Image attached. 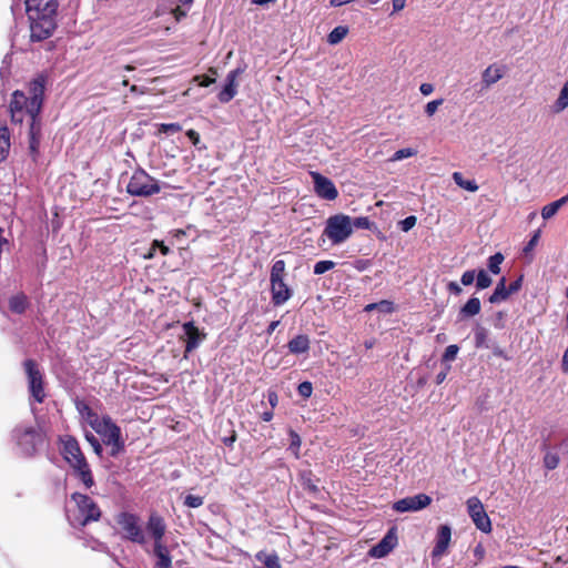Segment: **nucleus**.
Wrapping results in <instances>:
<instances>
[{
    "label": "nucleus",
    "instance_id": "obj_46",
    "mask_svg": "<svg viewBox=\"0 0 568 568\" xmlns=\"http://www.w3.org/2000/svg\"><path fill=\"white\" fill-rule=\"evenodd\" d=\"M204 503V498L197 495H186L184 498V505L189 508H197L202 506Z\"/></svg>",
    "mask_w": 568,
    "mask_h": 568
},
{
    "label": "nucleus",
    "instance_id": "obj_31",
    "mask_svg": "<svg viewBox=\"0 0 568 568\" xmlns=\"http://www.w3.org/2000/svg\"><path fill=\"white\" fill-rule=\"evenodd\" d=\"M568 203V194L560 197L559 200L557 201H554L547 205H545L541 210V216L544 220H549L551 219L554 215H556V213L564 206Z\"/></svg>",
    "mask_w": 568,
    "mask_h": 568
},
{
    "label": "nucleus",
    "instance_id": "obj_17",
    "mask_svg": "<svg viewBox=\"0 0 568 568\" xmlns=\"http://www.w3.org/2000/svg\"><path fill=\"white\" fill-rule=\"evenodd\" d=\"M58 3L55 0H26V11L28 17L52 16L57 14Z\"/></svg>",
    "mask_w": 568,
    "mask_h": 568
},
{
    "label": "nucleus",
    "instance_id": "obj_1",
    "mask_svg": "<svg viewBox=\"0 0 568 568\" xmlns=\"http://www.w3.org/2000/svg\"><path fill=\"white\" fill-rule=\"evenodd\" d=\"M47 77L39 74L28 84V94L21 90L12 93L9 111L11 122L22 125L26 121L29 155L33 162L40 155L42 141L41 111L44 101Z\"/></svg>",
    "mask_w": 568,
    "mask_h": 568
},
{
    "label": "nucleus",
    "instance_id": "obj_6",
    "mask_svg": "<svg viewBox=\"0 0 568 568\" xmlns=\"http://www.w3.org/2000/svg\"><path fill=\"white\" fill-rule=\"evenodd\" d=\"M23 367L28 379L30 399L42 404L47 397L43 373L40 371L39 365L34 359H26L23 362Z\"/></svg>",
    "mask_w": 568,
    "mask_h": 568
},
{
    "label": "nucleus",
    "instance_id": "obj_29",
    "mask_svg": "<svg viewBox=\"0 0 568 568\" xmlns=\"http://www.w3.org/2000/svg\"><path fill=\"white\" fill-rule=\"evenodd\" d=\"M568 108V80L559 92L557 100L550 105V111L555 114L561 113Z\"/></svg>",
    "mask_w": 568,
    "mask_h": 568
},
{
    "label": "nucleus",
    "instance_id": "obj_33",
    "mask_svg": "<svg viewBox=\"0 0 568 568\" xmlns=\"http://www.w3.org/2000/svg\"><path fill=\"white\" fill-rule=\"evenodd\" d=\"M316 481L317 480L314 478L311 470H303L300 473V483L303 486V488L308 490L310 493L315 494L318 491Z\"/></svg>",
    "mask_w": 568,
    "mask_h": 568
},
{
    "label": "nucleus",
    "instance_id": "obj_21",
    "mask_svg": "<svg viewBox=\"0 0 568 568\" xmlns=\"http://www.w3.org/2000/svg\"><path fill=\"white\" fill-rule=\"evenodd\" d=\"M146 531L153 541L162 540L166 531L164 519L155 513L151 514L146 523Z\"/></svg>",
    "mask_w": 568,
    "mask_h": 568
},
{
    "label": "nucleus",
    "instance_id": "obj_41",
    "mask_svg": "<svg viewBox=\"0 0 568 568\" xmlns=\"http://www.w3.org/2000/svg\"><path fill=\"white\" fill-rule=\"evenodd\" d=\"M335 267V262L329 260L318 261L314 265V274L322 275Z\"/></svg>",
    "mask_w": 568,
    "mask_h": 568
},
{
    "label": "nucleus",
    "instance_id": "obj_19",
    "mask_svg": "<svg viewBox=\"0 0 568 568\" xmlns=\"http://www.w3.org/2000/svg\"><path fill=\"white\" fill-rule=\"evenodd\" d=\"M241 73L240 69L232 70L227 73L225 79V84L217 94L219 101L221 103L230 102L237 93V83L236 79Z\"/></svg>",
    "mask_w": 568,
    "mask_h": 568
},
{
    "label": "nucleus",
    "instance_id": "obj_8",
    "mask_svg": "<svg viewBox=\"0 0 568 568\" xmlns=\"http://www.w3.org/2000/svg\"><path fill=\"white\" fill-rule=\"evenodd\" d=\"M116 523L123 531V537L132 542L145 545L146 538L140 518L135 514L122 511L116 516Z\"/></svg>",
    "mask_w": 568,
    "mask_h": 568
},
{
    "label": "nucleus",
    "instance_id": "obj_3",
    "mask_svg": "<svg viewBox=\"0 0 568 568\" xmlns=\"http://www.w3.org/2000/svg\"><path fill=\"white\" fill-rule=\"evenodd\" d=\"M11 437L20 453L27 457L33 456L38 447L43 443V435L40 428L27 423L17 425L12 429Z\"/></svg>",
    "mask_w": 568,
    "mask_h": 568
},
{
    "label": "nucleus",
    "instance_id": "obj_10",
    "mask_svg": "<svg viewBox=\"0 0 568 568\" xmlns=\"http://www.w3.org/2000/svg\"><path fill=\"white\" fill-rule=\"evenodd\" d=\"M467 509L477 529L483 532H489L491 530L490 519L477 497H471L467 500Z\"/></svg>",
    "mask_w": 568,
    "mask_h": 568
},
{
    "label": "nucleus",
    "instance_id": "obj_5",
    "mask_svg": "<svg viewBox=\"0 0 568 568\" xmlns=\"http://www.w3.org/2000/svg\"><path fill=\"white\" fill-rule=\"evenodd\" d=\"M98 433L105 445L111 446L110 455L115 457L121 450L124 449V442L122 439L121 428L112 420L108 415L101 417V419L92 427Z\"/></svg>",
    "mask_w": 568,
    "mask_h": 568
},
{
    "label": "nucleus",
    "instance_id": "obj_57",
    "mask_svg": "<svg viewBox=\"0 0 568 568\" xmlns=\"http://www.w3.org/2000/svg\"><path fill=\"white\" fill-rule=\"evenodd\" d=\"M446 288L449 294L455 296H459L463 293L460 285L454 281L448 282Z\"/></svg>",
    "mask_w": 568,
    "mask_h": 568
},
{
    "label": "nucleus",
    "instance_id": "obj_38",
    "mask_svg": "<svg viewBox=\"0 0 568 568\" xmlns=\"http://www.w3.org/2000/svg\"><path fill=\"white\" fill-rule=\"evenodd\" d=\"M491 284L493 280L488 273L485 270H479L476 274V288L479 291L485 290L488 288Z\"/></svg>",
    "mask_w": 568,
    "mask_h": 568
},
{
    "label": "nucleus",
    "instance_id": "obj_56",
    "mask_svg": "<svg viewBox=\"0 0 568 568\" xmlns=\"http://www.w3.org/2000/svg\"><path fill=\"white\" fill-rule=\"evenodd\" d=\"M539 237H540V231H536L534 233V235L531 236V239L528 241V243L526 244V246L524 247V253L527 254L528 252H530L531 250H534V247L537 245L538 241H539Z\"/></svg>",
    "mask_w": 568,
    "mask_h": 568
},
{
    "label": "nucleus",
    "instance_id": "obj_9",
    "mask_svg": "<svg viewBox=\"0 0 568 568\" xmlns=\"http://www.w3.org/2000/svg\"><path fill=\"white\" fill-rule=\"evenodd\" d=\"M30 21V39L33 42H40L48 39L53 33L57 22L55 14L28 17Z\"/></svg>",
    "mask_w": 568,
    "mask_h": 568
},
{
    "label": "nucleus",
    "instance_id": "obj_7",
    "mask_svg": "<svg viewBox=\"0 0 568 568\" xmlns=\"http://www.w3.org/2000/svg\"><path fill=\"white\" fill-rule=\"evenodd\" d=\"M352 233V219L348 215L336 214L327 219L324 234L334 244L345 242Z\"/></svg>",
    "mask_w": 568,
    "mask_h": 568
},
{
    "label": "nucleus",
    "instance_id": "obj_55",
    "mask_svg": "<svg viewBox=\"0 0 568 568\" xmlns=\"http://www.w3.org/2000/svg\"><path fill=\"white\" fill-rule=\"evenodd\" d=\"M488 348L491 349L494 356L504 358L506 361L509 359V356L496 342H493L490 344V347H488Z\"/></svg>",
    "mask_w": 568,
    "mask_h": 568
},
{
    "label": "nucleus",
    "instance_id": "obj_59",
    "mask_svg": "<svg viewBox=\"0 0 568 568\" xmlns=\"http://www.w3.org/2000/svg\"><path fill=\"white\" fill-rule=\"evenodd\" d=\"M153 248L159 250L162 255H168L170 253V247L166 246L162 241H153Z\"/></svg>",
    "mask_w": 568,
    "mask_h": 568
},
{
    "label": "nucleus",
    "instance_id": "obj_35",
    "mask_svg": "<svg viewBox=\"0 0 568 568\" xmlns=\"http://www.w3.org/2000/svg\"><path fill=\"white\" fill-rule=\"evenodd\" d=\"M373 310H378L382 313L389 314L394 312V303L387 300H382L376 303L367 304L364 307L365 312H372Z\"/></svg>",
    "mask_w": 568,
    "mask_h": 568
},
{
    "label": "nucleus",
    "instance_id": "obj_24",
    "mask_svg": "<svg viewBox=\"0 0 568 568\" xmlns=\"http://www.w3.org/2000/svg\"><path fill=\"white\" fill-rule=\"evenodd\" d=\"M489 332L488 329L480 325L476 324L474 328V341H475V347L476 348H488L490 347V344L493 341L488 338Z\"/></svg>",
    "mask_w": 568,
    "mask_h": 568
},
{
    "label": "nucleus",
    "instance_id": "obj_2",
    "mask_svg": "<svg viewBox=\"0 0 568 568\" xmlns=\"http://www.w3.org/2000/svg\"><path fill=\"white\" fill-rule=\"evenodd\" d=\"M65 515L69 524L78 528L98 521L101 517V509L90 496L73 493L67 504Z\"/></svg>",
    "mask_w": 568,
    "mask_h": 568
},
{
    "label": "nucleus",
    "instance_id": "obj_30",
    "mask_svg": "<svg viewBox=\"0 0 568 568\" xmlns=\"http://www.w3.org/2000/svg\"><path fill=\"white\" fill-rule=\"evenodd\" d=\"M255 559L263 564L264 568H281L280 558L275 552L258 551Z\"/></svg>",
    "mask_w": 568,
    "mask_h": 568
},
{
    "label": "nucleus",
    "instance_id": "obj_4",
    "mask_svg": "<svg viewBox=\"0 0 568 568\" xmlns=\"http://www.w3.org/2000/svg\"><path fill=\"white\" fill-rule=\"evenodd\" d=\"M163 185H166L163 183ZM162 183L141 166L136 168L126 184V193L136 197H150L160 193Z\"/></svg>",
    "mask_w": 568,
    "mask_h": 568
},
{
    "label": "nucleus",
    "instance_id": "obj_13",
    "mask_svg": "<svg viewBox=\"0 0 568 568\" xmlns=\"http://www.w3.org/2000/svg\"><path fill=\"white\" fill-rule=\"evenodd\" d=\"M272 294L275 305L284 303V260L274 263L271 273Z\"/></svg>",
    "mask_w": 568,
    "mask_h": 568
},
{
    "label": "nucleus",
    "instance_id": "obj_18",
    "mask_svg": "<svg viewBox=\"0 0 568 568\" xmlns=\"http://www.w3.org/2000/svg\"><path fill=\"white\" fill-rule=\"evenodd\" d=\"M452 539V528L448 525H440L437 535L436 542L432 549V558H440L447 550Z\"/></svg>",
    "mask_w": 568,
    "mask_h": 568
},
{
    "label": "nucleus",
    "instance_id": "obj_45",
    "mask_svg": "<svg viewBox=\"0 0 568 568\" xmlns=\"http://www.w3.org/2000/svg\"><path fill=\"white\" fill-rule=\"evenodd\" d=\"M417 154V151L412 149V148H405V149H400V150H397L393 156H392V161H400L403 159H406V158H410V156H414Z\"/></svg>",
    "mask_w": 568,
    "mask_h": 568
},
{
    "label": "nucleus",
    "instance_id": "obj_54",
    "mask_svg": "<svg viewBox=\"0 0 568 568\" xmlns=\"http://www.w3.org/2000/svg\"><path fill=\"white\" fill-rule=\"evenodd\" d=\"M505 317L506 313L504 311H498L493 320L494 327L497 329H503L505 327Z\"/></svg>",
    "mask_w": 568,
    "mask_h": 568
},
{
    "label": "nucleus",
    "instance_id": "obj_23",
    "mask_svg": "<svg viewBox=\"0 0 568 568\" xmlns=\"http://www.w3.org/2000/svg\"><path fill=\"white\" fill-rule=\"evenodd\" d=\"M481 310L480 300L476 296H471L459 310L458 321H465L479 314Z\"/></svg>",
    "mask_w": 568,
    "mask_h": 568
},
{
    "label": "nucleus",
    "instance_id": "obj_42",
    "mask_svg": "<svg viewBox=\"0 0 568 568\" xmlns=\"http://www.w3.org/2000/svg\"><path fill=\"white\" fill-rule=\"evenodd\" d=\"M373 226H375L374 222L367 216H358L352 220V229L372 230Z\"/></svg>",
    "mask_w": 568,
    "mask_h": 568
},
{
    "label": "nucleus",
    "instance_id": "obj_37",
    "mask_svg": "<svg viewBox=\"0 0 568 568\" xmlns=\"http://www.w3.org/2000/svg\"><path fill=\"white\" fill-rule=\"evenodd\" d=\"M505 257L500 252L495 253L488 258V270L493 274H499L500 273V264L504 262Z\"/></svg>",
    "mask_w": 568,
    "mask_h": 568
},
{
    "label": "nucleus",
    "instance_id": "obj_61",
    "mask_svg": "<svg viewBox=\"0 0 568 568\" xmlns=\"http://www.w3.org/2000/svg\"><path fill=\"white\" fill-rule=\"evenodd\" d=\"M276 355L277 354L275 352H272V351L266 352L263 357V363L265 365H272L275 361Z\"/></svg>",
    "mask_w": 568,
    "mask_h": 568
},
{
    "label": "nucleus",
    "instance_id": "obj_20",
    "mask_svg": "<svg viewBox=\"0 0 568 568\" xmlns=\"http://www.w3.org/2000/svg\"><path fill=\"white\" fill-rule=\"evenodd\" d=\"M507 72V67L503 64L493 63L488 65L481 73V84L484 89L490 88L504 78Z\"/></svg>",
    "mask_w": 568,
    "mask_h": 568
},
{
    "label": "nucleus",
    "instance_id": "obj_39",
    "mask_svg": "<svg viewBox=\"0 0 568 568\" xmlns=\"http://www.w3.org/2000/svg\"><path fill=\"white\" fill-rule=\"evenodd\" d=\"M559 455L557 452H547L544 456V466L548 470H552L559 465Z\"/></svg>",
    "mask_w": 568,
    "mask_h": 568
},
{
    "label": "nucleus",
    "instance_id": "obj_52",
    "mask_svg": "<svg viewBox=\"0 0 568 568\" xmlns=\"http://www.w3.org/2000/svg\"><path fill=\"white\" fill-rule=\"evenodd\" d=\"M170 554L168 547L164 545L163 539L162 540H154L153 541V555L154 557Z\"/></svg>",
    "mask_w": 568,
    "mask_h": 568
},
{
    "label": "nucleus",
    "instance_id": "obj_15",
    "mask_svg": "<svg viewBox=\"0 0 568 568\" xmlns=\"http://www.w3.org/2000/svg\"><path fill=\"white\" fill-rule=\"evenodd\" d=\"M432 503V498L426 494L405 497L397 500L393 505V509L397 513L417 511L426 508Z\"/></svg>",
    "mask_w": 568,
    "mask_h": 568
},
{
    "label": "nucleus",
    "instance_id": "obj_64",
    "mask_svg": "<svg viewBox=\"0 0 568 568\" xmlns=\"http://www.w3.org/2000/svg\"><path fill=\"white\" fill-rule=\"evenodd\" d=\"M561 366L565 372H568V346L564 353Z\"/></svg>",
    "mask_w": 568,
    "mask_h": 568
},
{
    "label": "nucleus",
    "instance_id": "obj_43",
    "mask_svg": "<svg viewBox=\"0 0 568 568\" xmlns=\"http://www.w3.org/2000/svg\"><path fill=\"white\" fill-rule=\"evenodd\" d=\"M84 436H85L87 442L91 445L93 452L99 457H101L102 453H103V447H102L101 443L99 442V439L91 432H85Z\"/></svg>",
    "mask_w": 568,
    "mask_h": 568
},
{
    "label": "nucleus",
    "instance_id": "obj_53",
    "mask_svg": "<svg viewBox=\"0 0 568 568\" xmlns=\"http://www.w3.org/2000/svg\"><path fill=\"white\" fill-rule=\"evenodd\" d=\"M444 102L443 99H437L428 102L425 106V112L428 116H432L437 111L438 106L442 105Z\"/></svg>",
    "mask_w": 568,
    "mask_h": 568
},
{
    "label": "nucleus",
    "instance_id": "obj_32",
    "mask_svg": "<svg viewBox=\"0 0 568 568\" xmlns=\"http://www.w3.org/2000/svg\"><path fill=\"white\" fill-rule=\"evenodd\" d=\"M10 150V131L7 125L0 126V163L3 162Z\"/></svg>",
    "mask_w": 568,
    "mask_h": 568
},
{
    "label": "nucleus",
    "instance_id": "obj_62",
    "mask_svg": "<svg viewBox=\"0 0 568 568\" xmlns=\"http://www.w3.org/2000/svg\"><path fill=\"white\" fill-rule=\"evenodd\" d=\"M186 136L190 139V141L193 143V145H197L200 142V134L194 130H189L186 132Z\"/></svg>",
    "mask_w": 568,
    "mask_h": 568
},
{
    "label": "nucleus",
    "instance_id": "obj_25",
    "mask_svg": "<svg viewBox=\"0 0 568 568\" xmlns=\"http://www.w3.org/2000/svg\"><path fill=\"white\" fill-rule=\"evenodd\" d=\"M28 306L29 301L24 293H18L9 300V308L14 314H23Z\"/></svg>",
    "mask_w": 568,
    "mask_h": 568
},
{
    "label": "nucleus",
    "instance_id": "obj_12",
    "mask_svg": "<svg viewBox=\"0 0 568 568\" xmlns=\"http://www.w3.org/2000/svg\"><path fill=\"white\" fill-rule=\"evenodd\" d=\"M397 528L393 526L387 530L385 536L369 549L368 555L372 558H384L397 546Z\"/></svg>",
    "mask_w": 568,
    "mask_h": 568
},
{
    "label": "nucleus",
    "instance_id": "obj_22",
    "mask_svg": "<svg viewBox=\"0 0 568 568\" xmlns=\"http://www.w3.org/2000/svg\"><path fill=\"white\" fill-rule=\"evenodd\" d=\"M71 468L73 469V475L83 484L85 489H91L94 486L93 474L87 459L79 465L71 466Z\"/></svg>",
    "mask_w": 568,
    "mask_h": 568
},
{
    "label": "nucleus",
    "instance_id": "obj_16",
    "mask_svg": "<svg viewBox=\"0 0 568 568\" xmlns=\"http://www.w3.org/2000/svg\"><path fill=\"white\" fill-rule=\"evenodd\" d=\"M61 453L70 466L79 465L81 462L85 460L80 445L73 436L65 435L61 437Z\"/></svg>",
    "mask_w": 568,
    "mask_h": 568
},
{
    "label": "nucleus",
    "instance_id": "obj_26",
    "mask_svg": "<svg viewBox=\"0 0 568 568\" xmlns=\"http://www.w3.org/2000/svg\"><path fill=\"white\" fill-rule=\"evenodd\" d=\"M509 296L508 287L506 286V278L501 277L498 281L493 294L488 297V302L490 304H497L506 301Z\"/></svg>",
    "mask_w": 568,
    "mask_h": 568
},
{
    "label": "nucleus",
    "instance_id": "obj_36",
    "mask_svg": "<svg viewBox=\"0 0 568 568\" xmlns=\"http://www.w3.org/2000/svg\"><path fill=\"white\" fill-rule=\"evenodd\" d=\"M348 33L346 26L335 27L327 36V42L332 45L339 43Z\"/></svg>",
    "mask_w": 568,
    "mask_h": 568
},
{
    "label": "nucleus",
    "instance_id": "obj_49",
    "mask_svg": "<svg viewBox=\"0 0 568 568\" xmlns=\"http://www.w3.org/2000/svg\"><path fill=\"white\" fill-rule=\"evenodd\" d=\"M297 392L301 397L308 398L313 393V385L311 382L305 381L297 386Z\"/></svg>",
    "mask_w": 568,
    "mask_h": 568
},
{
    "label": "nucleus",
    "instance_id": "obj_63",
    "mask_svg": "<svg viewBox=\"0 0 568 568\" xmlns=\"http://www.w3.org/2000/svg\"><path fill=\"white\" fill-rule=\"evenodd\" d=\"M419 91L423 95H429L434 91V87L430 83H423L419 87Z\"/></svg>",
    "mask_w": 568,
    "mask_h": 568
},
{
    "label": "nucleus",
    "instance_id": "obj_47",
    "mask_svg": "<svg viewBox=\"0 0 568 568\" xmlns=\"http://www.w3.org/2000/svg\"><path fill=\"white\" fill-rule=\"evenodd\" d=\"M156 561L153 565V568H171L172 567V558L170 554L156 556Z\"/></svg>",
    "mask_w": 568,
    "mask_h": 568
},
{
    "label": "nucleus",
    "instance_id": "obj_44",
    "mask_svg": "<svg viewBox=\"0 0 568 568\" xmlns=\"http://www.w3.org/2000/svg\"><path fill=\"white\" fill-rule=\"evenodd\" d=\"M159 132L164 134H174L182 130L179 123H161L159 124Z\"/></svg>",
    "mask_w": 568,
    "mask_h": 568
},
{
    "label": "nucleus",
    "instance_id": "obj_14",
    "mask_svg": "<svg viewBox=\"0 0 568 568\" xmlns=\"http://www.w3.org/2000/svg\"><path fill=\"white\" fill-rule=\"evenodd\" d=\"M314 192L316 195L326 201H334L338 196V191L333 181L318 172L311 173Z\"/></svg>",
    "mask_w": 568,
    "mask_h": 568
},
{
    "label": "nucleus",
    "instance_id": "obj_27",
    "mask_svg": "<svg viewBox=\"0 0 568 568\" xmlns=\"http://www.w3.org/2000/svg\"><path fill=\"white\" fill-rule=\"evenodd\" d=\"M75 406L80 415L91 427L101 419V417L87 403L79 400Z\"/></svg>",
    "mask_w": 568,
    "mask_h": 568
},
{
    "label": "nucleus",
    "instance_id": "obj_40",
    "mask_svg": "<svg viewBox=\"0 0 568 568\" xmlns=\"http://www.w3.org/2000/svg\"><path fill=\"white\" fill-rule=\"evenodd\" d=\"M288 437H290V446H288V449L294 454V456L296 458L300 457L298 455V450H300V447H301V437L300 435L294 432V430H290L288 432Z\"/></svg>",
    "mask_w": 568,
    "mask_h": 568
},
{
    "label": "nucleus",
    "instance_id": "obj_58",
    "mask_svg": "<svg viewBox=\"0 0 568 568\" xmlns=\"http://www.w3.org/2000/svg\"><path fill=\"white\" fill-rule=\"evenodd\" d=\"M523 280H524V276L520 275L517 280H515L514 282H511L508 286V293L509 295L511 294H515L517 293L518 291H520L521 286H523Z\"/></svg>",
    "mask_w": 568,
    "mask_h": 568
},
{
    "label": "nucleus",
    "instance_id": "obj_48",
    "mask_svg": "<svg viewBox=\"0 0 568 568\" xmlns=\"http://www.w3.org/2000/svg\"><path fill=\"white\" fill-rule=\"evenodd\" d=\"M459 347L455 344L448 345L442 356L443 362H452L456 358Z\"/></svg>",
    "mask_w": 568,
    "mask_h": 568
},
{
    "label": "nucleus",
    "instance_id": "obj_60",
    "mask_svg": "<svg viewBox=\"0 0 568 568\" xmlns=\"http://www.w3.org/2000/svg\"><path fill=\"white\" fill-rule=\"evenodd\" d=\"M450 371V365H446L444 367L443 371H440L437 375H436V384L437 385H440L447 377L448 373Z\"/></svg>",
    "mask_w": 568,
    "mask_h": 568
},
{
    "label": "nucleus",
    "instance_id": "obj_11",
    "mask_svg": "<svg viewBox=\"0 0 568 568\" xmlns=\"http://www.w3.org/2000/svg\"><path fill=\"white\" fill-rule=\"evenodd\" d=\"M182 328L183 335L181 338L185 342L184 358H187V355L196 349L206 338V333L200 331L193 321L185 322Z\"/></svg>",
    "mask_w": 568,
    "mask_h": 568
},
{
    "label": "nucleus",
    "instance_id": "obj_28",
    "mask_svg": "<svg viewBox=\"0 0 568 568\" xmlns=\"http://www.w3.org/2000/svg\"><path fill=\"white\" fill-rule=\"evenodd\" d=\"M287 347L293 354L306 353L310 348V339L306 335H297L288 342Z\"/></svg>",
    "mask_w": 568,
    "mask_h": 568
},
{
    "label": "nucleus",
    "instance_id": "obj_50",
    "mask_svg": "<svg viewBox=\"0 0 568 568\" xmlns=\"http://www.w3.org/2000/svg\"><path fill=\"white\" fill-rule=\"evenodd\" d=\"M417 219L415 215H409L404 220L399 221L398 225L403 232L410 231L416 225Z\"/></svg>",
    "mask_w": 568,
    "mask_h": 568
},
{
    "label": "nucleus",
    "instance_id": "obj_51",
    "mask_svg": "<svg viewBox=\"0 0 568 568\" xmlns=\"http://www.w3.org/2000/svg\"><path fill=\"white\" fill-rule=\"evenodd\" d=\"M475 280H476V271L475 270H468V271H465L462 274L460 283L464 286H469V285H471L474 283Z\"/></svg>",
    "mask_w": 568,
    "mask_h": 568
},
{
    "label": "nucleus",
    "instance_id": "obj_34",
    "mask_svg": "<svg viewBox=\"0 0 568 568\" xmlns=\"http://www.w3.org/2000/svg\"><path fill=\"white\" fill-rule=\"evenodd\" d=\"M453 180L459 187L467 190L469 192H476L478 190V184L476 183V181L464 179V175L460 172H454Z\"/></svg>",
    "mask_w": 568,
    "mask_h": 568
}]
</instances>
